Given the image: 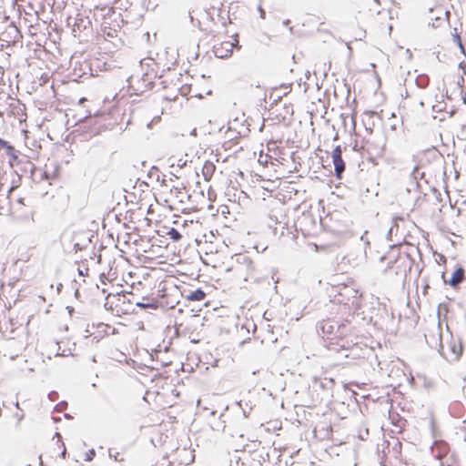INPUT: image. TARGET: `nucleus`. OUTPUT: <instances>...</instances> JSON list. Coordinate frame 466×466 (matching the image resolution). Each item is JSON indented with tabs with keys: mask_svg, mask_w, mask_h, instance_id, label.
Wrapping results in <instances>:
<instances>
[{
	"mask_svg": "<svg viewBox=\"0 0 466 466\" xmlns=\"http://www.w3.org/2000/svg\"><path fill=\"white\" fill-rule=\"evenodd\" d=\"M235 269L242 275L245 281L255 279L256 265L248 254L235 255Z\"/></svg>",
	"mask_w": 466,
	"mask_h": 466,
	"instance_id": "obj_1",
	"label": "nucleus"
},
{
	"mask_svg": "<svg viewBox=\"0 0 466 466\" xmlns=\"http://www.w3.org/2000/svg\"><path fill=\"white\" fill-rule=\"evenodd\" d=\"M333 289L340 298L338 299L339 302L343 304L353 303L354 299L360 296L359 290L345 284H339L336 288L333 287Z\"/></svg>",
	"mask_w": 466,
	"mask_h": 466,
	"instance_id": "obj_2",
	"label": "nucleus"
},
{
	"mask_svg": "<svg viewBox=\"0 0 466 466\" xmlns=\"http://www.w3.org/2000/svg\"><path fill=\"white\" fill-rule=\"evenodd\" d=\"M441 328L440 322L437 324L436 327H434L432 329L429 330L428 333L425 334V339L427 344L431 349H436L438 351L443 355V345L441 340Z\"/></svg>",
	"mask_w": 466,
	"mask_h": 466,
	"instance_id": "obj_3",
	"label": "nucleus"
},
{
	"mask_svg": "<svg viewBox=\"0 0 466 466\" xmlns=\"http://www.w3.org/2000/svg\"><path fill=\"white\" fill-rule=\"evenodd\" d=\"M234 47V43H232L231 41H225L220 43L219 45L214 46L213 52L218 58H228L232 56ZM236 47L239 49L240 46H238V44L237 43Z\"/></svg>",
	"mask_w": 466,
	"mask_h": 466,
	"instance_id": "obj_4",
	"label": "nucleus"
},
{
	"mask_svg": "<svg viewBox=\"0 0 466 466\" xmlns=\"http://www.w3.org/2000/svg\"><path fill=\"white\" fill-rule=\"evenodd\" d=\"M22 37L19 29L11 23L6 29L1 34L0 40L8 44H15Z\"/></svg>",
	"mask_w": 466,
	"mask_h": 466,
	"instance_id": "obj_5",
	"label": "nucleus"
},
{
	"mask_svg": "<svg viewBox=\"0 0 466 466\" xmlns=\"http://www.w3.org/2000/svg\"><path fill=\"white\" fill-rule=\"evenodd\" d=\"M332 161L335 167V176L339 178L345 170V162L342 159V149L337 146L332 151Z\"/></svg>",
	"mask_w": 466,
	"mask_h": 466,
	"instance_id": "obj_6",
	"label": "nucleus"
},
{
	"mask_svg": "<svg viewBox=\"0 0 466 466\" xmlns=\"http://www.w3.org/2000/svg\"><path fill=\"white\" fill-rule=\"evenodd\" d=\"M318 328L321 330L323 335H327L328 339L329 336L336 338V333L339 330V321L335 319H324L318 324Z\"/></svg>",
	"mask_w": 466,
	"mask_h": 466,
	"instance_id": "obj_7",
	"label": "nucleus"
},
{
	"mask_svg": "<svg viewBox=\"0 0 466 466\" xmlns=\"http://www.w3.org/2000/svg\"><path fill=\"white\" fill-rule=\"evenodd\" d=\"M335 385L333 379L324 378L315 381L314 387H319L322 390L321 400L329 399L332 396V389Z\"/></svg>",
	"mask_w": 466,
	"mask_h": 466,
	"instance_id": "obj_8",
	"label": "nucleus"
},
{
	"mask_svg": "<svg viewBox=\"0 0 466 466\" xmlns=\"http://www.w3.org/2000/svg\"><path fill=\"white\" fill-rule=\"evenodd\" d=\"M449 350L450 356H444V354L442 356L450 361L458 360L461 355L462 354L463 350L461 341L459 340L458 343H456L455 341L451 342L449 346Z\"/></svg>",
	"mask_w": 466,
	"mask_h": 466,
	"instance_id": "obj_9",
	"label": "nucleus"
},
{
	"mask_svg": "<svg viewBox=\"0 0 466 466\" xmlns=\"http://www.w3.org/2000/svg\"><path fill=\"white\" fill-rule=\"evenodd\" d=\"M465 279V271L462 267H458L452 273L451 278L446 281L451 287L456 288L458 287Z\"/></svg>",
	"mask_w": 466,
	"mask_h": 466,
	"instance_id": "obj_10",
	"label": "nucleus"
},
{
	"mask_svg": "<svg viewBox=\"0 0 466 466\" xmlns=\"http://www.w3.org/2000/svg\"><path fill=\"white\" fill-rule=\"evenodd\" d=\"M135 305L143 309H157L158 308V301L155 299L143 298V301H136Z\"/></svg>",
	"mask_w": 466,
	"mask_h": 466,
	"instance_id": "obj_11",
	"label": "nucleus"
},
{
	"mask_svg": "<svg viewBox=\"0 0 466 466\" xmlns=\"http://www.w3.org/2000/svg\"><path fill=\"white\" fill-rule=\"evenodd\" d=\"M366 116H368L367 120H363L365 124V127L367 131L372 132L373 127H375V121L373 120L374 117L380 120V117L379 114L375 111H366L364 113Z\"/></svg>",
	"mask_w": 466,
	"mask_h": 466,
	"instance_id": "obj_12",
	"label": "nucleus"
},
{
	"mask_svg": "<svg viewBox=\"0 0 466 466\" xmlns=\"http://www.w3.org/2000/svg\"><path fill=\"white\" fill-rule=\"evenodd\" d=\"M216 170V166L211 161H206L202 167V175L204 177V179L206 181H208L211 179L214 172Z\"/></svg>",
	"mask_w": 466,
	"mask_h": 466,
	"instance_id": "obj_13",
	"label": "nucleus"
},
{
	"mask_svg": "<svg viewBox=\"0 0 466 466\" xmlns=\"http://www.w3.org/2000/svg\"><path fill=\"white\" fill-rule=\"evenodd\" d=\"M0 150H5V153L11 157L12 159H17V156L15 154V149L13 146H11L7 141L4 140L0 137Z\"/></svg>",
	"mask_w": 466,
	"mask_h": 466,
	"instance_id": "obj_14",
	"label": "nucleus"
},
{
	"mask_svg": "<svg viewBox=\"0 0 466 466\" xmlns=\"http://www.w3.org/2000/svg\"><path fill=\"white\" fill-rule=\"evenodd\" d=\"M186 298L190 301H201L206 298V293L201 289H197L187 295Z\"/></svg>",
	"mask_w": 466,
	"mask_h": 466,
	"instance_id": "obj_15",
	"label": "nucleus"
},
{
	"mask_svg": "<svg viewBox=\"0 0 466 466\" xmlns=\"http://www.w3.org/2000/svg\"><path fill=\"white\" fill-rule=\"evenodd\" d=\"M91 25V22L89 20H86L82 17L76 18L75 25H74V31H76V29L78 31H82L84 29H86L88 27V25Z\"/></svg>",
	"mask_w": 466,
	"mask_h": 466,
	"instance_id": "obj_16",
	"label": "nucleus"
},
{
	"mask_svg": "<svg viewBox=\"0 0 466 466\" xmlns=\"http://www.w3.org/2000/svg\"><path fill=\"white\" fill-rule=\"evenodd\" d=\"M430 83V78L427 75H420L416 78V85L420 88H425Z\"/></svg>",
	"mask_w": 466,
	"mask_h": 466,
	"instance_id": "obj_17",
	"label": "nucleus"
},
{
	"mask_svg": "<svg viewBox=\"0 0 466 466\" xmlns=\"http://www.w3.org/2000/svg\"><path fill=\"white\" fill-rule=\"evenodd\" d=\"M349 331H350V329L348 327V324L339 322V330H338V333H336V338L346 337L348 335Z\"/></svg>",
	"mask_w": 466,
	"mask_h": 466,
	"instance_id": "obj_18",
	"label": "nucleus"
},
{
	"mask_svg": "<svg viewBox=\"0 0 466 466\" xmlns=\"http://www.w3.org/2000/svg\"><path fill=\"white\" fill-rule=\"evenodd\" d=\"M167 235L173 241H179L182 238L181 233L175 228H171L168 230Z\"/></svg>",
	"mask_w": 466,
	"mask_h": 466,
	"instance_id": "obj_19",
	"label": "nucleus"
},
{
	"mask_svg": "<svg viewBox=\"0 0 466 466\" xmlns=\"http://www.w3.org/2000/svg\"><path fill=\"white\" fill-rule=\"evenodd\" d=\"M22 167H21V171L23 172H29V173H33L34 169H35V165L29 161V160H25V162H20Z\"/></svg>",
	"mask_w": 466,
	"mask_h": 466,
	"instance_id": "obj_20",
	"label": "nucleus"
},
{
	"mask_svg": "<svg viewBox=\"0 0 466 466\" xmlns=\"http://www.w3.org/2000/svg\"><path fill=\"white\" fill-rule=\"evenodd\" d=\"M454 31H455V34L453 35V42L457 44V46H459L461 52L462 54H465V50H464V47H463L461 36L457 33V29L456 28L454 29Z\"/></svg>",
	"mask_w": 466,
	"mask_h": 466,
	"instance_id": "obj_21",
	"label": "nucleus"
},
{
	"mask_svg": "<svg viewBox=\"0 0 466 466\" xmlns=\"http://www.w3.org/2000/svg\"><path fill=\"white\" fill-rule=\"evenodd\" d=\"M116 300L118 303H122V304H135V301L131 299H129L126 294H123V295H117L116 296Z\"/></svg>",
	"mask_w": 466,
	"mask_h": 466,
	"instance_id": "obj_22",
	"label": "nucleus"
},
{
	"mask_svg": "<svg viewBox=\"0 0 466 466\" xmlns=\"http://www.w3.org/2000/svg\"><path fill=\"white\" fill-rule=\"evenodd\" d=\"M445 106L446 104L443 100L437 101L436 104L432 105V111L437 113L441 112L442 110L445 109Z\"/></svg>",
	"mask_w": 466,
	"mask_h": 466,
	"instance_id": "obj_23",
	"label": "nucleus"
},
{
	"mask_svg": "<svg viewBox=\"0 0 466 466\" xmlns=\"http://www.w3.org/2000/svg\"><path fill=\"white\" fill-rule=\"evenodd\" d=\"M104 35L108 38H115L116 37V31L111 27H106L104 29Z\"/></svg>",
	"mask_w": 466,
	"mask_h": 466,
	"instance_id": "obj_24",
	"label": "nucleus"
},
{
	"mask_svg": "<svg viewBox=\"0 0 466 466\" xmlns=\"http://www.w3.org/2000/svg\"><path fill=\"white\" fill-rule=\"evenodd\" d=\"M96 456V451L94 449H91L89 450L86 453V458H85V461H91L94 457Z\"/></svg>",
	"mask_w": 466,
	"mask_h": 466,
	"instance_id": "obj_25",
	"label": "nucleus"
},
{
	"mask_svg": "<svg viewBox=\"0 0 466 466\" xmlns=\"http://www.w3.org/2000/svg\"><path fill=\"white\" fill-rule=\"evenodd\" d=\"M419 175L420 176V177H423V173L420 174V172H419V167H415L413 168L412 172H411V177H412L415 180H417V179H418Z\"/></svg>",
	"mask_w": 466,
	"mask_h": 466,
	"instance_id": "obj_26",
	"label": "nucleus"
},
{
	"mask_svg": "<svg viewBox=\"0 0 466 466\" xmlns=\"http://www.w3.org/2000/svg\"><path fill=\"white\" fill-rule=\"evenodd\" d=\"M58 396V393L56 391H51L49 394H48V398L51 400H56V398Z\"/></svg>",
	"mask_w": 466,
	"mask_h": 466,
	"instance_id": "obj_27",
	"label": "nucleus"
},
{
	"mask_svg": "<svg viewBox=\"0 0 466 466\" xmlns=\"http://www.w3.org/2000/svg\"><path fill=\"white\" fill-rule=\"evenodd\" d=\"M177 167H178L179 168H183V167H186V165H187V160H183V159H181V158H180V159H178V161H177Z\"/></svg>",
	"mask_w": 466,
	"mask_h": 466,
	"instance_id": "obj_28",
	"label": "nucleus"
},
{
	"mask_svg": "<svg viewBox=\"0 0 466 466\" xmlns=\"http://www.w3.org/2000/svg\"><path fill=\"white\" fill-rule=\"evenodd\" d=\"M66 406V401H62L59 404H57L56 410H60L62 408H64Z\"/></svg>",
	"mask_w": 466,
	"mask_h": 466,
	"instance_id": "obj_29",
	"label": "nucleus"
},
{
	"mask_svg": "<svg viewBox=\"0 0 466 466\" xmlns=\"http://www.w3.org/2000/svg\"><path fill=\"white\" fill-rule=\"evenodd\" d=\"M258 12H259V14H260V17H261L262 19H264V18H265V11L263 10V8L259 5V6H258Z\"/></svg>",
	"mask_w": 466,
	"mask_h": 466,
	"instance_id": "obj_30",
	"label": "nucleus"
},
{
	"mask_svg": "<svg viewBox=\"0 0 466 466\" xmlns=\"http://www.w3.org/2000/svg\"><path fill=\"white\" fill-rule=\"evenodd\" d=\"M155 171H158V168L155 166H153L151 167V170L149 171V176H152L153 173H155Z\"/></svg>",
	"mask_w": 466,
	"mask_h": 466,
	"instance_id": "obj_31",
	"label": "nucleus"
},
{
	"mask_svg": "<svg viewBox=\"0 0 466 466\" xmlns=\"http://www.w3.org/2000/svg\"><path fill=\"white\" fill-rule=\"evenodd\" d=\"M18 203L22 204V205H25V198H18Z\"/></svg>",
	"mask_w": 466,
	"mask_h": 466,
	"instance_id": "obj_32",
	"label": "nucleus"
},
{
	"mask_svg": "<svg viewBox=\"0 0 466 466\" xmlns=\"http://www.w3.org/2000/svg\"><path fill=\"white\" fill-rule=\"evenodd\" d=\"M118 456H119V453H118V452H117L116 455H114V459H115V461H122V459H119V458H118Z\"/></svg>",
	"mask_w": 466,
	"mask_h": 466,
	"instance_id": "obj_33",
	"label": "nucleus"
},
{
	"mask_svg": "<svg viewBox=\"0 0 466 466\" xmlns=\"http://www.w3.org/2000/svg\"><path fill=\"white\" fill-rule=\"evenodd\" d=\"M243 410V415L245 418H248V410H245V409H242Z\"/></svg>",
	"mask_w": 466,
	"mask_h": 466,
	"instance_id": "obj_34",
	"label": "nucleus"
},
{
	"mask_svg": "<svg viewBox=\"0 0 466 466\" xmlns=\"http://www.w3.org/2000/svg\"><path fill=\"white\" fill-rule=\"evenodd\" d=\"M171 190H174V191H176V192H177V193H180L181 188H180V187H174Z\"/></svg>",
	"mask_w": 466,
	"mask_h": 466,
	"instance_id": "obj_35",
	"label": "nucleus"
},
{
	"mask_svg": "<svg viewBox=\"0 0 466 466\" xmlns=\"http://www.w3.org/2000/svg\"><path fill=\"white\" fill-rule=\"evenodd\" d=\"M74 248L76 249V251H77L78 249H81V248H80V246H79V244H78V243H76V244L74 245Z\"/></svg>",
	"mask_w": 466,
	"mask_h": 466,
	"instance_id": "obj_36",
	"label": "nucleus"
},
{
	"mask_svg": "<svg viewBox=\"0 0 466 466\" xmlns=\"http://www.w3.org/2000/svg\"><path fill=\"white\" fill-rule=\"evenodd\" d=\"M66 449H64V451L61 452L60 456H61L62 458H65V457H66Z\"/></svg>",
	"mask_w": 466,
	"mask_h": 466,
	"instance_id": "obj_37",
	"label": "nucleus"
},
{
	"mask_svg": "<svg viewBox=\"0 0 466 466\" xmlns=\"http://www.w3.org/2000/svg\"><path fill=\"white\" fill-rule=\"evenodd\" d=\"M55 436H56V438H58V441H60L62 438L61 434L59 432H56Z\"/></svg>",
	"mask_w": 466,
	"mask_h": 466,
	"instance_id": "obj_38",
	"label": "nucleus"
},
{
	"mask_svg": "<svg viewBox=\"0 0 466 466\" xmlns=\"http://www.w3.org/2000/svg\"><path fill=\"white\" fill-rule=\"evenodd\" d=\"M15 416H16V418L18 419V420H21L23 419V415H18V414H16Z\"/></svg>",
	"mask_w": 466,
	"mask_h": 466,
	"instance_id": "obj_39",
	"label": "nucleus"
},
{
	"mask_svg": "<svg viewBox=\"0 0 466 466\" xmlns=\"http://www.w3.org/2000/svg\"><path fill=\"white\" fill-rule=\"evenodd\" d=\"M40 465H43L42 455L38 457Z\"/></svg>",
	"mask_w": 466,
	"mask_h": 466,
	"instance_id": "obj_40",
	"label": "nucleus"
},
{
	"mask_svg": "<svg viewBox=\"0 0 466 466\" xmlns=\"http://www.w3.org/2000/svg\"><path fill=\"white\" fill-rule=\"evenodd\" d=\"M78 295H79V290H78V289H76V290L75 291V296H76V297H77Z\"/></svg>",
	"mask_w": 466,
	"mask_h": 466,
	"instance_id": "obj_41",
	"label": "nucleus"
},
{
	"mask_svg": "<svg viewBox=\"0 0 466 466\" xmlns=\"http://www.w3.org/2000/svg\"><path fill=\"white\" fill-rule=\"evenodd\" d=\"M65 417H66V419H71V418H72V417H71V415H69V414H65Z\"/></svg>",
	"mask_w": 466,
	"mask_h": 466,
	"instance_id": "obj_42",
	"label": "nucleus"
},
{
	"mask_svg": "<svg viewBox=\"0 0 466 466\" xmlns=\"http://www.w3.org/2000/svg\"><path fill=\"white\" fill-rule=\"evenodd\" d=\"M283 24H284L285 25H289V20H286V21H284V23H283Z\"/></svg>",
	"mask_w": 466,
	"mask_h": 466,
	"instance_id": "obj_43",
	"label": "nucleus"
},
{
	"mask_svg": "<svg viewBox=\"0 0 466 466\" xmlns=\"http://www.w3.org/2000/svg\"><path fill=\"white\" fill-rule=\"evenodd\" d=\"M223 423H224V421H222V422L220 423V424H222V425H218V428L219 426H221V427H222V429H224V428H225V425H224Z\"/></svg>",
	"mask_w": 466,
	"mask_h": 466,
	"instance_id": "obj_44",
	"label": "nucleus"
},
{
	"mask_svg": "<svg viewBox=\"0 0 466 466\" xmlns=\"http://www.w3.org/2000/svg\"><path fill=\"white\" fill-rule=\"evenodd\" d=\"M78 273H79V275H84L83 271L81 269H78Z\"/></svg>",
	"mask_w": 466,
	"mask_h": 466,
	"instance_id": "obj_45",
	"label": "nucleus"
},
{
	"mask_svg": "<svg viewBox=\"0 0 466 466\" xmlns=\"http://www.w3.org/2000/svg\"><path fill=\"white\" fill-rule=\"evenodd\" d=\"M92 361H93V362H96V357H95V356H93V357H92Z\"/></svg>",
	"mask_w": 466,
	"mask_h": 466,
	"instance_id": "obj_46",
	"label": "nucleus"
},
{
	"mask_svg": "<svg viewBox=\"0 0 466 466\" xmlns=\"http://www.w3.org/2000/svg\"><path fill=\"white\" fill-rule=\"evenodd\" d=\"M61 288H62V284H59L57 287V289L60 290Z\"/></svg>",
	"mask_w": 466,
	"mask_h": 466,
	"instance_id": "obj_47",
	"label": "nucleus"
},
{
	"mask_svg": "<svg viewBox=\"0 0 466 466\" xmlns=\"http://www.w3.org/2000/svg\"><path fill=\"white\" fill-rule=\"evenodd\" d=\"M392 228H390L388 232V235L390 236L391 234Z\"/></svg>",
	"mask_w": 466,
	"mask_h": 466,
	"instance_id": "obj_48",
	"label": "nucleus"
},
{
	"mask_svg": "<svg viewBox=\"0 0 466 466\" xmlns=\"http://www.w3.org/2000/svg\"><path fill=\"white\" fill-rule=\"evenodd\" d=\"M216 412H217L216 410H212V411H211V415H215V414H216Z\"/></svg>",
	"mask_w": 466,
	"mask_h": 466,
	"instance_id": "obj_49",
	"label": "nucleus"
},
{
	"mask_svg": "<svg viewBox=\"0 0 466 466\" xmlns=\"http://www.w3.org/2000/svg\"><path fill=\"white\" fill-rule=\"evenodd\" d=\"M92 387L96 388V383H92Z\"/></svg>",
	"mask_w": 466,
	"mask_h": 466,
	"instance_id": "obj_50",
	"label": "nucleus"
},
{
	"mask_svg": "<svg viewBox=\"0 0 466 466\" xmlns=\"http://www.w3.org/2000/svg\"><path fill=\"white\" fill-rule=\"evenodd\" d=\"M238 405L241 408V401L238 402Z\"/></svg>",
	"mask_w": 466,
	"mask_h": 466,
	"instance_id": "obj_51",
	"label": "nucleus"
},
{
	"mask_svg": "<svg viewBox=\"0 0 466 466\" xmlns=\"http://www.w3.org/2000/svg\"><path fill=\"white\" fill-rule=\"evenodd\" d=\"M167 466H173V463L169 461Z\"/></svg>",
	"mask_w": 466,
	"mask_h": 466,
	"instance_id": "obj_52",
	"label": "nucleus"
}]
</instances>
